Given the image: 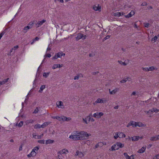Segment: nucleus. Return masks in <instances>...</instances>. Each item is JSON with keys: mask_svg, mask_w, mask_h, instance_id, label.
Returning a JSON list of instances; mask_svg holds the SVG:
<instances>
[{"mask_svg": "<svg viewBox=\"0 0 159 159\" xmlns=\"http://www.w3.org/2000/svg\"><path fill=\"white\" fill-rule=\"evenodd\" d=\"M91 135V134L84 131H75L70 135L69 138L74 141L84 140L89 138Z\"/></svg>", "mask_w": 159, "mask_h": 159, "instance_id": "f257e3e1", "label": "nucleus"}, {"mask_svg": "<svg viewBox=\"0 0 159 159\" xmlns=\"http://www.w3.org/2000/svg\"><path fill=\"white\" fill-rule=\"evenodd\" d=\"M40 148L39 146H37L34 147L30 153L27 155L28 158H30L31 157H34L38 153V151Z\"/></svg>", "mask_w": 159, "mask_h": 159, "instance_id": "f03ea898", "label": "nucleus"}, {"mask_svg": "<svg viewBox=\"0 0 159 159\" xmlns=\"http://www.w3.org/2000/svg\"><path fill=\"white\" fill-rule=\"evenodd\" d=\"M56 105L58 108L63 109L65 107V106L63 103L61 101H58L56 102Z\"/></svg>", "mask_w": 159, "mask_h": 159, "instance_id": "7ed1b4c3", "label": "nucleus"}, {"mask_svg": "<svg viewBox=\"0 0 159 159\" xmlns=\"http://www.w3.org/2000/svg\"><path fill=\"white\" fill-rule=\"evenodd\" d=\"M106 102V100L105 98H98L94 103V104H95L97 103H105Z\"/></svg>", "mask_w": 159, "mask_h": 159, "instance_id": "20e7f679", "label": "nucleus"}, {"mask_svg": "<svg viewBox=\"0 0 159 159\" xmlns=\"http://www.w3.org/2000/svg\"><path fill=\"white\" fill-rule=\"evenodd\" d=\"M86 36L85 35H84L81 33H78L77 34V36L75 37L76 40H78L81 39H86Z\"/></svg>", "mask_w": 159, "mask_h": 159, "instance_id": "39448f33", "label": "nucleus"}, {"mask_svg": "<svg viewBox=\"0 0 159 159\" xmlns=\"http://www.w3.org/2000/svg\"><path fill=\"white\" fill-rule=\"evenodd\" d=\"M103 115V113L102 112H97L93 115V116L95 118L99 119Z\"/></svg>", "mask_w": 159, "mask_h": 159, "instance_id": "423d86ee", "label": "nucleus"}, {"mask_svg": "<svg viewBox=\"0 0 159 159\" xmlns=\"http://www.w3.org/2000/svg\"><path fill=\"white\" fill-rule=\"evenodd\" d=\"M84 156V154L83 152L79 151H76L75 154V156H78L79 157L81 158L83 157Z\"/></svg>", "mask_w": 159, "mask_h": 159, "instance_id": "0eeeda50", "label": "nucleus"}, {"mask_svg": "<svg viewBox=\"0 0 159 159\" xmlns=\"http://www.w3.org/2000/svg\"><path fill=\"white\" fill-rule=\"evenodd\" d=\"M46 21V20L44 19L41 21H38L37 23L35 24V25L37 28H38L42 25Z\"/></svg>", "mask_w": 159, "mask_h": 159, "instance_id": "6e6552de", "label": "nucleus"}, {"mask_svg": "<svg viewBox=\"0 0 159 159\" xmlns=\"http://www.w3.org/2000/svg\"><path fill=\"white\" fill-rule=\"evenodd\" d=\"M71 120V118L70 117H66L64 116H60V121H69Z\"/></svg>", "mask_w": 159, "mask_h": 159, "instance_id": "1a4fd4ad", "label": "nucleus"}, {"mask_svg": "<svg viewBox=\"0 0 159 159\" xmlns=\"http://www.w3.org/2000/svg\"><path fill=\"white\" fill-rule=\"evenodd\" d=\"M123 154L126 159H134V156L133 155L129 156L126 152L124 153Z\"/></svg>", "mask_w": 159, "mask_h": 159, "instance_id": "9d476101", "label": "nucleus"}, {"mask_svg": "<svg viewBox=\"0 0 159 159\" xmlns=\"http://www.w3.org/2000/svg\"><path fill=\"white\" fill-rule=\"evenodd\" d=\"M93 8L95 11H100L101 7L99 5L95 4L93 6Z\"/></svg>", "mask_w": 159, "mask_h": 159, "instance_id": "9b49d317", "label": "nucleus"}, {"mask_svg": "<svg viewBox=\"0 0 159 159\" xmlns=\"http://www.w3.org/2000/svg\"><path fill=\"white\" fill-rule=\"evenodd\" d=\"M68 151L67 149H63L60 150L59 152L62 154L64 155L65 157L66 156V155L68 153Z\"/></svg>", "mask_w": 159, "mask_h": 159, "instance_id": "f8f14e48", "label": "nucleus"}, {"mask_svg": "<svg viewBox=\"0 0 159 159\" xmlns=\"http://www.w3.org/2000/svg\"><path fill=\"white\" fill-rule=\"evenodd\" d=\"M119 91L118 88H116L112 90H111L110 89H109V93L111 95H114L115 94Z\"/></svg>", "mask_w": 159, "mask_h": 159, "instance_id": "ddd939ff", "label": "nucleus"}, {"mask_svg": "<svg viewBox=\"0 0 159 159\" xmlns=\"http://www.w3.org/2000/svg\"><path fill=\"white\" fill-rule=\"evenodd\" d=\"M118 148H117L116 143L113 144L111 147V148L109 149V150L111 151H115L118 150Z\"/></svg>", "mask_w": 159, "mask_h": 159, "instance_id": "4468645a", "label": "nucleus"}, {"mask_svg": "<svg viewBox=\"0 0 159 159\" xmlns=\"http://www.w3.org/2000/svg\"><path fill=\"white\" fill-rule=\"evenodd\" d=\"M134 14H135L134 11H132L128 14H127L126 15H125V16L126 18H129V17H132V16H133Z\"/></svg>", "mask_w": 159, "mask_h": 159, "instance_id": "2eb2a0df", "label": "nucleus"}, {"mask_svg": "<svg viewBox=\"0 0 159 159\" xmlns=\"http://www.w3.org/2000/svg\"><path fill=\"white\" fill-rule=\"evenodd\" d=\"M124 15V13L123 12H116L114 13L113 15L115 16L119 17L120 16H122Z\"/></svg>", "mask_w": 159, "mask_h": 159, "instance_id": "dca6fc26", "label": "nucleus"}, {"mask_svg": "<svg viewBox=\"0 0 159 159\" xmlns=\"http://www.w3.org/2000/svg\"><path fill=\"white\" fill-rule=\"evenodd\" d=\"M43 135V134L41 135H36L35 134H33V138L35 139H41Z\"/></svg>", "mask_w": 159, "mask_h": 159, "instance_id": "f3484780", "label": "nucleus"}, {"mask_svg": "<svg viewBox=\"0 0 159 159\" xmlns=\"http://www.w3.org/2000/svg\"><path fill=\"white\" fill-rule=\"evenodd\" d=\"M116 143L117 148H118V149L119 148H122L124 146V144L120 142H117Z\"/></svg>", "mask_w": 159, "mask_h": 159, "instance_id": "a211bd4d", "label": "nucleus"}, {"mask_svg": "<svg viewBox=\"0 0 159 159\" xmlns=\"http://www.w3.org/2000/svg\"><path fill=\"white\" fill-rule=\"evenodd\" d=\"M66 157L63 154H61L60 152L58 153L57 159H65Z\"/></svg>", "mask_w": 159, "mask_h": 159, "instance_id": "6ab92c4d", "label": "nucleus"}, {"mask_svg": "<svg viewBox=\"0 0 159 159\" xmlns=\"http://www.w3.org/2000/svg\"><path fill=\"white\" fill-rule=\"evenodd\" d=\"M146 149V146L143 147L141 149L139 150L138 152L139 153L144 152Z\"/></svg>", "mask_w": 159, "mask_h": 159, "instance_id": "aec40b11", "label": "nucleus"}, {"mask_svg": "<svg viewBox=\"0 0 159 159\" xmlns=\"http://www.w3.org/2000/svg\"><path fill=\"white\" fill-rule=\"evenodd\" d=\"M62 65H60V64H54L52 66V68L53 69H55L57 68H60L62 67Z\"/></svg>", "mask_w": 159, "mask_h": 159, "instance_id": "412c9836", "label": "nucleus"}, {"mask_svg": "<svg viewBox=\"0 0 159 159\" xmlns=\"http://www.w3.org/2000/svg\"><path fill=\"white\" fill-rule=\"evenodd\" d=\"M119 138H123L126 137V135L123 133L121 132H118Z\"/></svg>", "mask_w": 159, "mask_h": 159, "instance_id": "4be33fe9", "label": "nucleus"}, {"mask_svg": "<svg viewBox=\"0 0 159 159\" xmlns=\"http://www.w3.org/2000/svg\"><path fill=\"white\" fill-rule=\"evenodd\" d=\"M131 140L133 141H137L139 139V136H134L133 137H131Z\"/></svg>", "mask_w": 159, "mask_h": 159, "instance_id": "5701e85b", "label": "nucleus"}, {"mask_svg": "<svg viewBox=\"0 0 159 159\" xmlns=\"http://www.w3.org/2000/svg\"><path fill=\"white\" fill-rule=\"evenodd\" d=\"M137 126L139 127H145L146 125L145 124H143L141 122H137Z\"/></svg>", "mask_w": 159, "mask_h": 159, "instance_id": "b1692460", "label": "nucleus"}, {"mask_svg": "<svg viewBox=\"0 0 159 159\" xmlns=\"http://www.w3.org/2000/svg\"><path fill=\"white\" fill-rule=\"evenodd\" d=\"M34 122V120L32 119H30L26 120L25 122L26 125H28L29 124L33 123Z\"/></svg>", "mask_w": 159, "mask_h": 159, "instance_id": "393cba45", "label": "nucleus"}, {"mask_svg": "<svg viewBox=\"0 0 159 159\" xmlns=\"http://www.w3.org/2000/svg\"><path fill=\"white\" fill-rule=\"evenodd\" d=\"M51 122H47L44 123L42 125H41V128H44L45 127L47 126Z\"/></svg>", "mask_w": 159, "mask_h": 159, "instance_id": "a878e982", "label": "nucleus"}, {"mask_svg": "<svg viewBox=\"0 0 159 159\" xmlns=\"http://www.w3.org/2000/svg\"><path fill=\"white\" fill-rule=\"evenodd\" d=\"M102 147V144L101 142H100L96 144L95 146V148H98V147Z\"/></svg>", "mask_w": 159, "mask_h": 159, "instance_id": "bb28decb", "label": "nucleus"}, {"mask_svg": "<svg viewBox=\"0 0 159 159\" xmlns=\"http://www.w3.org/2000/svg\"><path fill=\"white\" fill-rule=\"evenodd\" d=\"M54 142V141L52 140H51L50 139H48L46 141V144H51L52 143Z\"/></svg>", "mask_w": 159, "mask_h": 159, "instance_id": "cd10ccee", "label": "nucleus"}, {"mask_svg": "<svg viewBox=\"0 0 159 159\" xmlns=\"http://www.w3.org/2000/svg\"><path fill=\"white\" fill-rule=\"evenodd\" d=\"M30 28H31V27L30 26H27L25 27L23 29L24 32L25 33L27 32L28 30Z\"/></svg>", "mask_w": 159, "mask_h": 159, "instance_id": "c85d7f7f", "label": "nucleus"}, {"mask_svg": "<svg viewBox=\"0 0 159 159\" xmlns=\"http://www.w3.org/2000/svg\"><path fill=\"white\" fill-rule=\"evenodd\" d=\"M149 68V71H153L154 70H157V68L156 67L154 66H152L148 67Z\"/></svg>", "mask_w": 159, "mask_h": 159, "instance_id": "c756f323", "label": "nucleus"}, {"mask_svg": "<svg viewBox=\"0 0 159 159\" xmlns=\"http://www.w3.org/2000/svg\"><path fill=\"white\" fill-rule=\"evenodd\" d=\"M150 139L151 141H156L158 140L156 135L152 136Z\"/></svg>", "mask_w": 159, "mask_h": 159, "instance_id": "7c9ffc66", "label": "nucleus"}, {"mask_svg": "<svg viewBox=\"0 0 159 159\" xmlns=\"http://www.w3.org/2000/svg\"><path fill=\"white\" fill-rule=\"evenodd\" d=\"M113 137L115 139H116L118 138H119L118 132H116L115 133Z\"/></svg>", "mask_w": 159, "mask_h": 159, "instance_id": "2f4dec72", "label": "nucleus"}, {"mask_svg": "<svg viewBox=\"0 0 159 159\" xmlns=\"http://www.w3.org/2000/svg\"><path fill=\"white\" fill-rule=\"evenodd\" d=\"M129 79V77H127L126 78H125L123 80H122L120 81V83H125Z\"/></svg>", "mask_w": 159, "mask_h": 159, "instance_id": "473e14b6", "label": "nucleus"}, {"mask_svg": "<svg viewBox=\"0 0 159 159\" xmlns=\"http://www.w3.org/2000/svg\"><path fill=\"white\" fill-rule=\"evenodd\" d=\"M45 85H42L40 88V89L39 90V93H41L43 90L45 88Z\"/></svg>", "mask_w": 159, "mask_h": 159, "instance_id": "72a5a7b5", "label": "nucleus"}, {"mask_svg": "<svg viewBox=\"0 0 159 159\" xmlns=\"http://www.w3.org/2000/svg\"><path fill=\"white\" fill-rule=\"evenodd\" d=\"M57 55L58 56V58H61V56H64L65 55V54L63 53L62 52H58L57 53Z\"/></svg>", "mask_w": 159, "mask_h": 159, "instance_id": "f704fd0d", "label": "nucleus"}, {"mask_svg": "<svg viewBox=\"0 0 159 159\" xmlns=\"http://www.w3.org/2000/svg\"><path fill=\"white\" fill-rule=\"evenodd\" d=\"M157 36H155L152 39L151 41L153 43H154L157 40Z\"/></svg>", "mask_w": 159, "mask_h": 159, "instance_id": "c9c22d12", "label": "nucleus"}, {"mask_svg": "<svg viewBox=\"0 0 159 159\" xmlns=\"http://www.w3.org/2000/svg\"><path fill=\"white\" fill-rule=\"evenodd\" d=\"M132 126L133 127H135L137 126V122L132 121Z\"/></svg>", "mask_w": 159, "mask_h": 159, "instance_id": "e433bc0d", "label": "nucleus"}, {"mask_svg": "<svg viewBox=\"0 0 159 159\" xmlns=\"http://www.w3.org/2000/svg\"><path fill=\"white\" fill-rule=\"evenodd\" d=\"M118 62L119 64H120L121 65H124V66H126L127 64V63H125L124 62H123L122 61H118Z\"/></svg>", "mask_w": 159, "mask_h": 159, "instance_id": "4c0bfd02", "label": "nucleus"}, {"mask_svg": "<svg viewBox=\"0 0 159 159\" xmlns=\"http://www.w3.org/2000/svg\"><path fill=\"white\" fill-rule=\"evenodd\" d=\"M145 112L148 114H149V115H151V114H152L153 113V111H152V110H149V111H145Z\"/></svg>", "mask_w": 159, "mask_h": 159, "instance_id": "58836bf2", "label": "nucleus"}, {"mask_svg": "<svg viewBox=\"0 0 159 159\" xmlns=\"http://www.w3.org/2000/svg\"><path fill=\"white\" fill-rule=\"evenodd\" d=\"M152 111H153V113L155 112L157 113L159 111V110L156 108H153L152 109Z\"/></svg>", "mask_w": 159, "mask_h": 159, "instance_id": "ea45409f", "label": "nucleus"}, {"mask_svg": "<svg viewBox=\"0 0 159 159\" xmlns=\"http://www.w3.org/2000/svg\"><path fill=\"white\" fill-rule=\"evenodd\" d=\"M41 128V125L39 124H37L34 125V128L35 129H39Z\"/></svg>", "mask_w": 159, "mask_h": 159, "instance_id": "a19ab883", "label": "nucleus"}, {"mask_svg": "<svg viewBox=\"0 0 159 159\" xmlns=\"http://www.w3.org/2000/svg\"><path fill=\"white\" fill-rule=\"evenodd\" d=\"M9 78H7L6 79H4L2 81H1L2 84L3 85L7 82Z\"/></svg>", "mask_w": 159, "mask_h": 159, "instance_id": "79ce46f5", "label": "nucleus"}, {"mask_svg": "<svg viewBox=\"0 0 159 159\" xmlns=\"http://www.w3.org/2000/svg\"><path fill=\"white\" fill-rule=\"evenodd\" d=\"M38 142L41 144H43L45 143V140H40L38 141Z\"/></svg>", "mask_w": 159, "mask_h": 159, "instance_id": "37998d69", "label": "nucleus"}, {"mask_svg": "<svg viewBox=\"0 0 159 159\" xmlns=\"http://www.w3.org/2000/svg\"><path fill=\"white\" fill-rule=\"evenodd\" d=\"M39 111V108L38 107H37L36 109L34 110V112H33V113L36 114L38 113Z\"/></svg>", "mask_w": 159, "mask_h": 159, "instance_id": "c03bdc74", "label": "nucleus"}, {"mask_svg": "<svg viewBox=\"0 0 159 159\" xmlns=\"http://www.w3.org/2000/svg\"><path fill=\"white\" fill-rule=\"evenodd\" d=\"M49 73L44 72L43 73V76L45 78H47L49 75Z\"/></svg>", "mask_w": 159, "mask_h": 159, "instance_id": "a18cd8bd", "label": "nucleus"}, {"mask_svg": "<svg viewBox=\"0 0 159 159\" xmlns=\"http://www.w3.org/2000/svg\"><path fill=\"white\" fill-rule=\"evenodd\" d=\"M142 69L143 70L146 72L149 71L148 67H142Z\"/></svg>", "mask_w": 159, "mask_h": 159, "instance_id": "49530a36", "label": "nucleus"}, {"mask_svg": "<svg viewBox=\"0 0 159 159\" xmlns=\"http://www.w3.org/2000/svg\"><path fill=\"white\" fill-rule=\"evenodd\" d=\"M91 143V142L89 140H87L85 143L87 144L88 145H89Z\"/></svg>", "mask_w": 159, "mask_h": 159, "instance_id": "de8ad7c7", "label": "nucleus"}, {"mask_svg": "<svg viewBox=\"0 0 159 159\" xmlns=\"http://www.w3.org/2000/svg\"><path fill=\"white\" fill-rule=\"evenodd\" d=\"M23 124V122L22 121H20V122L17 125L19 127H21Z\"/></svg>", "mask_w": 159, "mask_h": 159, "instance_id": "09e8293b", "label": "nucleus"}, {"mask_svg": "<svg viewBox=\"0 0 159 159\" xmlns=\"http://www.w3.org/2000/svg\"><path fill=\"white\" fill-rule=\"evenodd\" d=\"M83 120L85 124H88V122L86 118H83Z\"/></svg>", "mask_w": 159, "mask_h": 159, "instance_id": "8fccbe9b", "label": "nucleus"}, {"mask_svg": "<svg viewBox=\"0 0 159 159\" xmlns=\"http://www.w3.org/2000/svg\"><path fill=\"white\" fill-rule=\"evenodd\" d=\"M58 58V56L57 55V53L55 54L54 56L52 57V59H56Z\"/></svg>", "mask_w": 159, "mask_h": 159, "instance_id": "3c124183", "label": "nucleus"}, {"mask_svg": "<svg viewBox=\"0 0 159 159\" xmlns=\"http://www.w3.org/2000/svg\"><path fill=\"white\" fill-rule=\"evenodd\" d=\"M132 126V121H131L129 122L128 123V124L126 125V127H129V126Z\"/></svg>", "mask_w": 159, "mask_h": 159, "instance_id": "603ef678", "label": "nucleus"}, {"mask_svg": "<svg viewBox=\"0 0 159 159\" xmlns=\"http://www.w3.org/2000/svg\"><path fill=\"white\" fill-rule=\"evenodd\" d=\"M129 8H130V7L128 5H125L124 6V8L126 9H128Z\"/></svg>", "mask_w": 159, "mask_h": 159, "instance_id": "864d4df0", "label": "nucleus"}, {"mask_svg": "<svg viewBox=\"0 0 159 159\" xmlns=\"http://www.w3.org/2000/svg\"><path fill=\"white\" fill-rule=\"evenodd\" d=\"M34 25V23L32 22H30L28 24V26H30V27H31V28Z\"/></svg>", "mask_w": 159, "mask_h": 159, "instance_id": "5fc2aeb1", "label": "nucleus"}, {"mask_svg": "<svg viewBox=\"0 0 159 159\" xmlns=\"http://www.w3.org/2000/svg\"><path fill=\"white\" fill-rule=\"evenodd\" d=\"M153 158L154 159H159V154L155 156Z\"/></svg>", "mask_w": 159, "mask_h": 159, "instance_id": "6e6d98bb", "label": "nucleus"}, {"mask_svg": "<svg viewBox=\"0 0 159 159\" xmlns=\"http://www.w3.org/2000/svg\"><path fill=\"white\" fill-rule=\"evenodd\" d=\"M79 78V75H77L75 76L74 79L75 80H78Z\"/></svg>", "mask_w": 159, "mask_h": 159, "instance_id": "4d7b16f0", "label": "nucleus"}, {"mask_svg": "<svg viewBox=\"0 0 159 159\" xmlns=\"http://www.w3.org/2000/svg\"><path fill=\"white\" fill-rule=\"evenodd\" d=\"M90 121L91 122H94L95 120L93 118H91L90 117H89V121Z\"/></svg>", "mask_w": 159, "mask_h": 159, "instance_id": "13d9d810", "label": "nucleus"}, {"mask_svg": "<svg viewBox=\"0 0 159 159\" xmlns=\"http://www.w3.org/2000/svg\"><path fill=\"white\" fill-rule=\"evenodd\" d=\"M40 39L39 38L37 37L35 38L34 39H33V40H34V41L35 42L36 41H37L39 40Z\"/></svg>", "mask_w": 159, "mask_h": 159, "instance_id": "bf43d9fd", "label": "nucleus"}, {"mask_svg": "<svg viewBox=\"0 0 159 159\" xmlns=\"http://www.w3.org/2000/svg\"><path fill=\"white\" fill-rule=\"evenodd\" d=\"M147 5V3L146 2H143L141 4V6H146Z\"/></svg>", "mask_w": 159, "mask_h": 159, "instance_id": "052dcab7", "label": "nucleus"}, {"mask_svg": "<svg viewBox=\"0 0 159 159\" xmlns=\"http://www.w3.org/2000/svg\"><path fill=\"white\" fill-rule=\"evenodd\" d=\"M144 26L148 28L149 26V24L148 23H145L144 24Z\"/></svg>", "mask_w": 159, "mask_h": 159, "instance_id": "680f3d73", "label": "nucleus"}, {"mask_svg": "<svg viewBox=\"0 0 159 159\" xmlns=\"http://www.w3.org/2000/svg\"><path fill=\"white\" fill-rule=\"evenodd\" d=\"M110 36L108 35L104 38V40H106L107 39H109L110 38Z\"/></svg>", "mask_w": 159, "mask_h": 159, "instance_id": "e2e57ef3", "label": "nucleus"}, {"mask_svg": "<svg viewBox=\"0 0 159 159\" xmlns=\"http://www.w3.org/2000/svg\"><path fill=\"white\" fill-rule=\"evenodd\" d=\"M55 118H56V119L60 121V116H56Z\"/></svg>", "mask_w": 159, "mask_h": 159, "instance_id": "0e129e2a", "label": "nucleus"}, {"mask_svg": "<svg viewBox=\"0 0 159 159\" xmlns=\"http://www.w3.org/2000/svg\"><path fill=\"white\" fill-rule=\"evenodd\" d=\"M136 94V92L135 91H134L132 93H131V96H132V95H135Z\"/></svg>", "mask_w": 159, "mask_h": 159, "instance_id": "69168bd1", "label": "nucleus"}, {"mask_svg": "<svg viewBox=\"0 0 159 159\" xmlns=\"http://www.w3.org/2000/svg\"><path fill=\"white\" fill-rule=\"evenodd\" d=\"M19 151H22V145H21L19 147Z\"/></svg>", "mask_w": 159, "mask_h": 159, "instance_id": "338daca9", "label": "nucleus"}, {"mask_svg": "<svg viewBox=\"0 0 159 159\" xmlns=\"http://www.w3.org/2000/svg\"><path fill=\"white\" fill-rule=\"evenodd\" d=\"M19 48V46L18 45H16L14 46V50H16V49L18 48Z\"/></svg>", "mask_w": 159, "mask_h": 159, "instance_id": "774afa93", "label": "nucleus"}]
</instances>
